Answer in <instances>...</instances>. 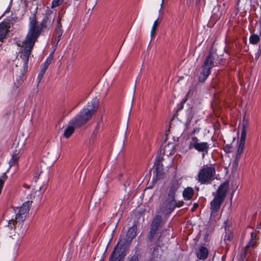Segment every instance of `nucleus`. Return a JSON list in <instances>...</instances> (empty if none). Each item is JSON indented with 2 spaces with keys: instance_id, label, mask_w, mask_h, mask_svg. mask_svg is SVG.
<instances>
[{
  "instance_id": "f257e3e1",
  "label": "nucleus",
  "mask_w": 261,
  "mask_h": 261,
  "mask_svg": "<svg viewBox=\"0 0 261 261\" xmlns=\"http://www.w3.org/2000/svg\"><path fill=\"white\" fill-rule=\"evenodd\" d=\"M46 19H47V16L43 19L40 24H39L35 18L33 19L30 22L29 31L24 40L22 42L20 57L23 61L24 69H28V61L30 55L35 42L41 34L42 28L45 25Z\"/></svg>"
},
{
  "instance_id": "f03ea898",
  "label": "nucleus",
  "mask_w": 261,
  "mask_h": 261,
  "mask_svg": "<svg viewBox=\"0 0 261 261\" xmlns=\"http://www.w3.org/2000/svg\"><path fill=\"white\" fill-rule=\"evenodd\" d=\"M32 201H27L20 207L14 208L15 218L9 221L8 225L4 227L5 232L12 237V234L17 233L18 236H23L26 231V227L23 225L24 221L30 211Z\"/></svg>"
},
{
  "instance_id": "7ed1b4c3",
  "label": "nucleus",
  "mask_w": 261,
  "mask_h": 261,
  "mask_svg": "<svg viewBox=\"0 0 261 261\" xmlns=\"http://www.w3.org/2000/svg\"><path fill=\"white\" fill-rule=\"evenodd\" d=\"M162 224V217L159 215L155 216L150 225V230L148 236L150 241H154V243L159 246L163 245L166 239L162 232L158 231L159 227Z\"/></svg>"
},
{
  "instance_id": "20e7f679",
  "label": "nucleus",
  "mask_w": 261,
  "mask_h": 261,
  "mask_svg": "<svg viewBox=\"0 0 261 261\" xmlns=\"http://www.w3.org/2000/svg\"><path fill=\"white\" fill-rule=\"evenodd\" d=\"M229 184L225 182L222 184L218 189L214 195V198L211 202V209L212 211L211 216L219 209L222 202L223 201L228 189Z\"/></svg>"
},
{
  "instance_id": "39448f33",
  "label": "nucleus",
  "mask_w": 261,
  "mask_h": 261,
  "mask_svg": "<svg viewBox=\"0 0 261 261\" xmlns=\"http://www.w3.org/2000/svg\"><path fill=\"white\" fill-rule=\"evenodd\" d=\"M215 174L213 165H204L198 173L197 180L201 184H210L215 179Z\"/></svg>"
},
{
  "instance_id": "423d86ee",
  "label": "nucleus",
  "mask_w": 261,
  "mask_h": 261,
  "mask_svg": "<svg viewBox=\"0 0 261 261\" xmlns=\"http://www.w3.org/2000/svg\"><path fill=\"white\" fill-rule=\"evenodd\" d=\"M216 56L215 53L210 51L206 57L203 65L199 69L198 75L199 82H204L209 75L211 69L215 65V60Z\"/></svg>"
},
{
  "instance_id": "0eeeda50",
  "label": "nucleus",
  "mask_w": 261,
  "mask_h": 261,
  "mask_svg": "<svg viewBox=\"0 0 261 261\" xmlns=\"http://www.w3.org/2000/svg\"><path fill=\"white\" fill-rule=\"evenodd\" d=\"M99 107V100L97 97L93 98L83 110V124L89 120L97 112Z\"/></svg>"
},
{
  "instance_id": "6e6552de",
  "label": "nucleus",
  "mask_w": 261,
  "mask_h": 261,
  "mask_svg": "<svg viewBox=\"0 0 261 261\" xmlns=\"http://www.w3.org/2000/svg\"><path fill=\"white\" fill-rule=\"evenodd\" d=\"M176 206L175 199L168 198L162 202L160 205V212L164 214H170Z\"/></svg>"
},
{
  "instance_id": "1a4fd4ad",
  "label": "nucleus",
  "mask_w": 261,
  "mask_h": 261,
  "mask_svg": "<svg viewBox=\"0 0 261 261\" xmlns=\"http://www.w3.org/2000/svg\"><path fill=\"white\" fill-rule=\"evenodd\" d=\"M190 147H193L199 152L206 153L209 149V145L207 142H199L197 137H193L190 142Z\"/></svg>"
},
{
  "instance_id": "9d476101",
  "label": "nucleus",
  "mask_w": 261,
  "mask_h": 261,
  "mask_svg": "<svg viewBox=\"0 0 261 261\" xmlns=\"http://www.w3.org/2000/svg\"><path fill=\"white\" fill-rule=\"evenodd\" d=\"M137 229V226L133 225L128 230L126 234L121 235L120 240L123 244H126L132 241L136 235Z\"/></svg>"
},
{
  "instance_id": "9b49d317",
  "label": "nucleus",
  "mask_w": 261,
  "mask_h": 261,
  "mask_svg": "<svg viewBox=\"0 0 261 261\" xmlns=\"http://www.w3.org/2000/svg\"><path fill=\"white\" fill-rule=\"evenodd\" d=\"M245 139L246 138H240L234 161L236 166L238 165L241 155L244 151Z\"/></svg>"
},
{
  "instance_id": "f8f14e48",
  "label": "nucleus",
  "mask_w": 261,
  "mask_h": 261,
  "mask_svg": "<svg viewBox=\"0 0 261 261\" xmlns=\"http://www.w3.org/2000/svg\"><path fill=\"white\" fill-rule=\"evenodd\" d=\"M253 232L251 233V238H253ZM254 242L252 240H250L248 244L245 247V248L242 250L241 254H240V261H244V259L246 258L247 254L250 252V251L249 249L251 247H253L254 245Z\"/></svg>"
},
{
  "instance_id": "ddd939ff",
  "label": "nucleus",
  "mask_w": 261,
  "mask_h": 261,
  "mask_svg": "<svg viewBox=\"0 0 261 261\" xmlns=\"http://www.w3.org/2000/svg\"><path fill=\"white\" fill-rule=\"evenodd\" d=\"M175 144L173 142H169L165 144L163 148V153L169 156L174 152Z\"/></svg>"
},
{
  "instance_id": "4468645a",
  "label": "nucleus",
  "mask_w": 261,
  "mask_h": 261,
  "mask_svg": "<svg viewBox=\"0 0 261 261\" xmlns=\"http://www.w3.org/2000/svg\"><path fill=\"white\" fill-rule=\"evenodd\" d=\"M69 124L72 125L75 128L82 125V111L69 121Z\"/></svg>"
},
{
  "instance_id": "2eb2a0df",
  "label": "nucleus",
  "mask_w": 261,
  "mask_h": 261,
  "mask_svg": "<svg viewBox=\"0 0 261 261\" xmlns=\"http://www.w3.org/2000/svg\"><path fill=\"white\" fill-rule=\"evenodd\" d=\"M179 187V184L177 181L171 184L168 190V198L175 199L176 192Z\"/></svg>"
},
{
  "instance_id": "dca6fc26",
  "label": "nucleus",
  "mask_w": 261,
  "mask_h": 261,
  "mask_svg": "<svg viewBox=\"0 0 261 261\" xmlns=\"http://www.w3.org/2000/svg\"><path fill=\"white\" fill-rule=\"evenodd\" d=\"M208 255L207 249L203 246L200 247L196 251V255L200 259H205Z\"/></svg>"
},
{
  "instance_id": "f3484780",
  "label": "nucleus",
  "mask_w": 261,
  "mask_h": 261,
  "mask_svg": "<svg viewBox=\"0 0 261 261\" xmlns=\"http://www.w3.org/2000/svg\"><path fill=\"white\" fill-rule=\"evenodd\" d=\"M20 156L17 151L13 153L12 155L11 158L9 162V167L5 173L8 172L9 170L13 166L17 165Z\"/></svg>"
},
{
  "instance_id": "a211bd4d",
  "label": "nucleus",
  "mask_w": 261,
  "mask_h": 261,
  "mask_svg": "<svg viewBox=\"0 0 261 261\" xmlns=\"http://www.w3.org/2000/svg\"><path fill=\"white\" fill-rule=\"evenodd\" d=\"M8 32V28L6 23H0V41H2L6 37Z\"/></svg>"
},
{
  "instance_id": "6ab92c4d",
  "label": "nucleus",
  "mask_w": 261,
  "mask_h": 261,
  "mask_svg": "<svg viewBox=\"0 0 261 261\" xmlns=\"http://www.w3.org/2000/svg\"><path fill=\"white\" fill-rule=\"evenodd\" d=\"M194 194V190L192 188L188 187L183 192V196L185 200L191 199Z\"/></svg>"
},
{
  "instance_id": "aec40b11",
  "label": "nucleus",
  "mask_w": 261,
  "mask_h": 261,
  "mask_svg": "<svg viewBox=\"0 0 261 261\" xmlns=\"http://www.w3.org/2000/svg\"><path fill=\"white\" fill-rule=\"evenodd\" d=\"M228 221H225L224 222V224H225V231H226V235L225 236V237H224V241H231V240L232 239V238H233V234L231 232V231H229V230H228L227 231V227H228Z\"/></svg>"
},
{
  "instance_id": "412c9836",
  "label": "nucleus",
  "mask_w": 261,
  "mask_h": 261,
  "mask_svg": "<svg viewBox=\"0 0 261 261\" xmlns=\"http://www.w3.org/2000/svg\"><path fill=\"white\" fill-rule=\"evenodd\" d=\"M249 126V122L247 120L244 119L242 122V128L241 131V138H246V131Z\"/></svg>"
},
{
  "instance_id": "4be33fe9",
  "label": "nucleus",
  "mask_w": 261,
  "mask_h": 261,
  "mask_svg": "<svg viewBox=\"0 0 261 261\" xmlns=\"http://www.w3.org/2000/svg\"><path fill=\"white\" fill-rule=\"evenodd\" d=\"M74 129L75 128L72 125L69 124L64 130L63 136L66 138H69L74 132Z\"/></svg>"
},
{
  "instance_id": "5701e85b",
  "label": "nucleus",
  "mask_w": 261,
  "mask_h": 261,
  "mask_svg": "<svg viewBox=\"0 0 261 261\" xmlns=\"http://www.w3.org/2000/svg\"><path fill=\"white\" fill-rule=\"evenodd\" d=\"M53 59V53L50 54L42 64V68L46 70Z\"/></svg>"
},
{
  "instance_id": "b1692460",
  "label": "nucleus",
  "mask_w": 261,
  "mask_h": 261,
  "mask_svg": "<svg viewBox=\"0 0 261 261\" xmlns=\"http://www.w3.org/2000/svg\"><path fill=\"white\" fill-rule=\"evenodd\" d=\"M120 255L119 251L115 248L110 256V261H115L117 259Z\"/></svg>"
},
{
  "instance_id": "393cba45",
  "label": "nucleus",
  "mask_w": 261,
  "mask_h": 261,
  "mask_svg": "<svg viewBox=\"0 0 261 261\" xmlns=\"http://www.w3.org/2000/svg\"><path fill=\"white\" fill-rule=\"evenodd\" d=\"M259 37L257 35H252L250 36L249 40L250 42L253 44H256L259 41Z\"/></svg>"
},
{
  "instance_id": "a878e982",
  "label": "nucleus",
  "mask_w": 261,
  "mask_h": 261,
  "mask_svg": "<svg viewBox=\"0 0 261 261\" xmlns=\"http://www.w3.org/2000/svg\"><path fill=\"white\" fill-rule=\"evenodd\" d=\"M158 25H159V21H158V19H157L156 20H155L154 21L153 24L151 28V33H150L151 37H153V36L154 35V34L155 33V31H156V28Z\"/></svg>"
},
{
  "instance_id": "bb28decb",
  "label": "nucleus",
  "mask_w": 261,
  "mask_h": 261,
  "mask_svg": "<svg viewBox=\"0 0 261 261\" xmlns=\"http://www.w3.org/2000/svg\"><path fill=\"white\" fill-rule=\"evenodd\" d=\"M24 74L21 73V74L17 78L16 80V84L17 86L21 85L23 82Z\"/></svg>"
},
{
  "instance_id": "cd10ccee",
  "label": "nucleus",
  "mask_w": 261,
  "mask_h": 261,
  "mask_svg": "<svg viewBox=\"0 0 261 261\" xmlns=\"http://www.w3.org/2000/svg\"><path fill=\"white\" fill-rule=\"evenodd\" d=\"M63 2V0H53L51 2V8H56L57 7L59 6Z\"/></svg>"
},
{
  "instance_id": "c85d7f7f",
  "label": "nucleus",
  "mask_w": 261,
  "mask_h": 261,
  "mask_svg": "<svg viewBox=\"0 0 261 261\" xmlns=\"http://www.w3.org/2000/svg\"><path fill=\"white\" fill-rule=\"evenodd\" d=\"M46 70H43L42 69H41V71L39 73L38 75V76H37V79H38V83H39L40 82V81L41 80Z\"/></svg>"
},
{
  "instance_id": "c756f323",
  "label": "nucleus",
  "mask_w": 261,
  "mask_h": 261,
  "mask_svg": "<svg viewBox=\"0 0 261 261\" xmlns=\"http://www.w3.org/2000/svg\"><path fill=\"white\" fill-rule=\"evenodd\" d=\"M56 32L58 35L57 42H58L61 39V36L62 35L63 30H62V29H60V30H56Z\"/></svg>"
},
{
  "instance_id": "7c9ffc66",
  "label": "nucleus",
  "mask_w": 261,
  "mask_h": 261,
  "mask_svg": "<svg viewBox=\"0 0 261 261\" xmlns=\"http://www.w3.org/2000/svg\"><path fill=\"white\" fill-rule=\"evenodd\" d=\"M60 29H62V24L60 19L58 17L56 25V30H60Z\"/></svg>"
},
{
  "instance_id": "2f4dec72",
  "label": "nucleus",
  "mask_w": 261,
  "mask_h": 261,
  "mask_svg": "<svg viewBox=\"0 0 261 261\" xmlns=\"http://www.w3.org/2000/svg\"><path fill=\"white\" fill-rule=\"evenodd\" d=\"M130 261H139V259L137 256H134L132 257Z\"/></svg>"
},
{
  "instance_id": "473e14b6",
  "label": "nucleus",
  "mask_w": 261,
  "mask_h": 261,
  "mask_svg": "<svg viewBox=\"0 0 261 261\" xmlns=\"http://www.w3.org/2000/svg\"><path fill=\"white\" fill-rule=\"evenodd\" d=\"M39 175H36L34 176V179L35 180V182L37 181V180L39 178Z\"/></svg>"
},
{
  "instance_id": "72a5a7b5",
  "label": "nucleus",
  "mask_w": 261,
  "mask_h": 261,
  "mask_svg": "<svg viewBox=\"0 0 261 261\" xmlns=\"http://www.w3.org/2000/svg\"><path fill=\"white\" fill-rule=\"evenodd\" d=\"M199 128H198V129H194V130H193L192 133H193V134H195V133H196V132H199Z\"/></svg>"
},
{
  "instance_id": "f704fd0d",
  "label": "nucleus",
  "mask_w": 261,
  "mask_h": 261,
  "mask_svg": "<svg viewBox=\"0 0 261 261\" xmlns=\"http://www.w3.org/2000/svg\"><path fill=\"white\" fill-rule=\"evenodd\" d=\"M201 0H195L196 5H199L201 3Z\"/></svg>"
},
{
  "instance_id": "c9c22d12",
  "label": "nucleus",
  "mask_w": 261,
  "mask_h": 261,
  "mask_svg": "<svg viewBox=\"0 0 261 261\" xmlns=\"http://www.w3.org/2000/svg\"><path fill=\"white\" fill-rule=\"evenodd\" d=\"M23 186L27 188V189H29L30 188V186L28 185H27V184H24Z\"/></svg>"
},
{
  "instance_id": "e433bc0d",
  "label": "nucleus",
  "mask_w": 261,
  "mask_h": 261,
  "mask_svg": "<svg viewBox=\"0 0 261 261\" xmlns=\"http://www.w3.org/2000/svg\"><path fill=\"white\" fill-rule=\"evenodd\" d=\"M164 1V0H162V4H161V9L162 8V6H163V5Z\"/></svg>"
},
{
  "instance_id": "4c0bfd02",
  "label": "nucleus",
  "mask_w": 261,
  "mask_h": 261,
  "mask_svg": "<svg viewBox=\"0 0 261 261\" xmlns=\"http://www.w3.org/2000/svg\"><path fill=\"white\" fill-rule=\"evenodd\" d=\"M194 206H195V207L197 206V204H194Z\"/></svg>"
},
{
  "instance_id": "58836bf2",
  "label": "nucleus",
  "mask_w": 261,
  "mask_h": 261,
  "mask_svg": "<svg viewBox=\"0 0 261 261\" xmlns=\"http://www.w3.org/2000/svg\"><path fill=\"white\" fill-rule=\"evenodd\" d=\"M240 2V0L238 1V4H239V3Z\"/></svg>"
}]
</instances>
